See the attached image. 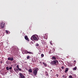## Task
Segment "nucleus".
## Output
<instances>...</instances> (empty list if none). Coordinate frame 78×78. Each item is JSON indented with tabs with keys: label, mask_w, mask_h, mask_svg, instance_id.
<instances>
[{
	"label": "nucleus",
	"mask_w": 78,
	"mask_h": 78,
	"mask_svg": "<svg viewBox=\"0 0 78 78\" xmlns=\"http://www.w3.org/2000/svg\"><path fill=\"white\" fill-rule=\"evenodd\" d=\"M50 64L52 65L57 66L59 64V62L57 60H53L51 62Z\"/></svg>",
	"instance_id": "f257e3e1"
},
{
	"label": "nucleus",
	"mask_w": 78,
	"mask_h": 78,
	"mask_svg": "<svg viewBox=\"0 0 78 78\" xmlns=\"http://www.w3.org/2000/svg\"><path fill=\"white\" fill-rule=\"evenodd\" d=\"M31 40H34V41H38L39 40V38H38V37L37 36V35H34L31 37Z\"/></svg>",
	"instance_id": "f03ea898"
},
{
	"label": "nucleus",
	"mask_w": 78,
	"mask_h": 78,
	"mask_svg": "<svg viewBox=\"0 0 78 78\" xmlns=\"http://www.w3.org/2000/svg\"><path fill=\"white\" fill-rule=\"evenodd\" d=\"M38 69H34L33 71V74L34 76H36L37 74Z\"/></svg>",
	"instance_id": "7ed1b4c3"
},
{
	"label": "nucleus",
	"mask_w": 78,
	"mask_h": 78,
	"mask_svg": "<svg viewBox=\"0 0 78 78\" xmlns=\"http://www.w3.org/2000/svg\"><path fill=\"white\" fill-rule=\"evenodd\" d=\"M5 23L3 21H2L0 23V27L2 29H3L5 26Z\"/></svg>",
	"instance_id": "20e7f679"
},
{
	"label": "nucleus",
	"mask_w": 78,
	"mask_h": 78,
	"mask_svg": "<svg viewBox=\"0 0 78 78\" xmlns=\"http://www.w3.org/2000/svg\"><path fill=\"white\" fill-rule=\"evenodd\" d=\"M20 78H25V76L23 75V73H20Z\"/></svg>",
	"instance_id": "39448f33"
},
{
	"label": "nucleus",
	"mask_w": 78,
	"mask_h": 78,
	"mask_svg": "<svg viewBox=\"0 0 78 78\" xmlns=\"http://www.w3.org/2000/svg\"><path fill=\"white\" fill-rule=\"evenodd\" d=\"M25 52L26 54H33V53H32V52H29V51H28L27 50H26V51H25Z\"/></svg>",
	"instance_id": "423d86ee"
},
{
	"label": "nucleus",
	"mask_w": 78,
	"mask_h": 78,
	"mask_svg": "<svg viewBox=\"0 0 78 78\" xmlns=\"http://www.w3.org/2000/svg\"><path fill=\"white\" fill-rule=\"evenodd\" d=\"M8 59L9 60H10V61H13L14 58H13V57H12V58H8Z\"/></svg>",
	"instance_id": "0eeeda50"
},
{
	"label": "nucleus",
	"mask_w": 78,
	"mask_h": 78,
	"mask_svg": "<svg viewBox=\"0 0 78 78\" xmlns=\"http://www.w3.org/2000/svg\"><path fill=\"white\" fill-rule=\"evenodd\" d=\"M25 39H26V40H27V41H29V39L28 37H27V35H26L25 36Z\"/></svg>",
	"instance_id": "6e6552de"
},
{
	"label": "nucleus",
	"mask_w": 78,
	"mask_h": 78,
	"mask_svg": "<svg viewBox=\"0 0 78 78\" xmlns=\"http://www.w3.org/2000/svg\"><path fill=\"white\" fill-rule=\"evenodd\" d=\"M56 58L55 56H53L52 57V59L53 60H56Z\"/></svg>",
	"instance_id": "1a4fd4ad"
},
{
	"label": "nucleus",
	"mask_w": 78,
	"mask_h": 78,
	"mask_svg": "<svg viewBox=\"0 0 78 78\" xmlns=\"http://www.w3.org/2000/svg\"><path fill=\"white\" fill-rule=\"evenodd\" d=\"M43 64H44V66H45V67H47V64H46L45 62H43Z\"/></svg>",
	"instance_id": "9d476101"
},
{
	"label": "nucleus",
	"mask_w": 78,
	"mask_h": 78,
	"mask_svg": "<svg viewBox=\"0 0 78 78\" xmlns=\"http://www.w3.org/2000/svg\"><path fill=\"white\" fill-rule=\"evenodd\" d=\"M45 74L46 75V76H49V75H48V73L46 71L45 72Z\"/></svg>",
	"instance_id": "9b49d317"
},
{
	"label": "nucleus",
	"mask_w": 78,
	"mask_h": 78,
	"mask_svg": "<svg viewBox=\"0 0 78 78\" xmlns=\"http://www.w3.org/2000/svg\"><path fill=\"white\" fill-rule=\"evenodd\" d=\"M28 72H29L30 73H31L32 72V69H29L28 70Z\"/></svg>",
	"instance_id": "f8f14e48"
},
{
	"label": "nucleus",
	"mask_w": 78,
	"mask_h": 78,
	"mask_svg": "<svg viewBox=\"0 0 78 78\" xmlns=\"http://www.w3.org/2000/svg\"><path fill=\"white\" fill-rule=\"evenodd\" d=\"M62 77L63 78H67V76L66 75H62Z\"/></svg>",
	"instance_id": "ddd939ff"
},
{
	"label": "nucleus",
	"mask_w": 78,
	"mask_h": 78,
	"mask_svg": "<svg viewBox=\"0 0 78 78\" xmlns=\"http://www.w3.org/2000/svg\"><path fill=\"white\" fill-rule=\"evenodd\" d=\"M38 50L39 51V52H40V53H41V48L40 47V48H38Z\"/></svg>",
	"instance_id": "4468645a"
},
{
	"label": "nucleus",
	"mask_w": 78,
	"mask_h": 78,
	"mask_svg": "<svg viewBox=\"0 0 78 78\" xmlns=\"http://www.w3.org/2000/svg\"><path fill=\"white\" fill-rule=\"evenodd\" d=\"M16 67L17 69H16V70H18V69L19 70V66L18 65Z\"/></svg>",
	"instance_id": "2eb2a0df"
},
{
	"label": "nucleus",
	"mask_w": 78,
	"mask_h": 78,
	"mask_svg": "<svg viewBox=\"0 0 78 78\" xmlns=\"http://www.w3.org/2000/svg\"><path fill=\"white\" fill-rule=\"evenodd\" d=\"M77 69V67L76 66V67H75L74 68H73V70H76V69Z\"/></svg>",
	"instance_id": "dca6fc26"
},
{
	"label": "nucleus",
	"mask_w": 78,
	"mask_h": 78,
	"mask_svg": "<svg viewBox=\"0 0 78 78\" xmlns=\"http://www.w3.org/2000/svg\"><path fill=\"white\" fill-rule=\"evenodd\" d=\"M36 47H38V46H39V43H36Z\"/></svg>",
	"instance_id": "f3484780"
},
{
	"label": "nucleus",
	"mask_w": 78,
	"mask_h": 78,
	"mask_svg": "<svg viewBox=\"0 0 78 78\" xmlns=\"http://www.w3.org/2000/svg\"><path fill=\"white\" fill-rule=\"evenodd\" d=\"M68 69H66V70H65V73H66V72H67L68 71Z\"/></svg>",
	"instance_id": "a211bd4d"
},
{
	"label": "nucleus",
	"mask_w": 78,
	"mask_h": 78,
	"mask_svg": "<svg viewBox=\"0 0 78 78\" xmlns=\"http://www.w3.org/2000/svg\"><path fill=\"white\" fill-rule=\"evenodd\" d=\"M69 78H73V77L72 75H69Z\"/></svg>",
	"instance_id": "6ab92c4d"
},
{
	"label": "nucleus",
	"mask_w": 78,
	"mask_h": 78,
	"mask_svg": "<svg viewBox=\"0 0 78 78\" xmlns=\"http://www.w3.org/2000/svg\"><path fill=\"white\" fill-rule=\"evenodd\" d=\"M6 69L7 70H9V67H6Z\"/></svg>",
	"instance_id": "aec40b11"
},
{
	"label": "nucleus",
	"mask_w": 78,
	"mask_h": 78,
	"mask_svg": "<svg viewBox=\"0 0 78 78\" xmlns=\"http://www.w3.org/2000/svg\"><path fill=\"white\" fill-rule=\"evenodd\" d=\"M30 58V56H28L27 57V59H29Z\"/></svg>",
	"instance_id": "412c9836"
},
{
	"label": "nucleus",
	"mask_w": 78,
	"mask_h": 78,
	"mask_svg": "<svg viewBox=\"0 0 78 78\" xmlns=\"http://www.w3.org/2000/svg\"><path fill=\"white\" fill-rule=\"evenodd\" d=\"M41 57H44V54H41Z\"/></svg>",
	"instance_id": "4be33fe9"
},
{
	"label": "nucleus",
	"mask_w": 78,
	"mask_h": 78,
	"mask_svg": "<svg viewBox=\"0 0 78 78\" xmlns=\"http://www.w3.org/2000/svg\"><path fill=\"white\" fill-rule=\"evenodd\" d=\"M52 50L53 51H55V48H53V49H52Z\"/></svg>",
	"instance_id": "5701e85b"
},
{
	"label": "nucleus",
	"mask_w": 78,
	"mask_h": 78,
	"mask_svg": "<svg viewBox=\"0 0 78 78\" xmlns=\"http://www.w3.org/2000/svg\"><path fill=\"white\" fill-rule=\"evenodd\" d=\"M21 70H22L21 69H20V68H19V70L20 71H21Z\"/></svg>",
	"instance_id": "b1692460"
},
{
	"label": "nucleus",
	"mask_w": 78,
	"mask_h": 78,
	"mask_svg": "<svg viewBox=\"0 0 78 78\" xmlns=\"http://www.w3.org/2000/svg\"><path fill=\"white\" fill-rule=\"evenodd\" d=\"M6 33H9V32L8 30H6Z\"/></svg>",
	"instance_id": "393cba45"
},
{
	"label": "nucleus",
	"mask_w": 78,
	"mask_h": 78,
	"mask_svg": "<svg viewBox=\"0 0 78 78\" xmlns=\"http://www.w3.org/2000/svg\"><path fill=\"white\" fill-rule=\"evenodd\" d=\"M12 69V67L9 68V69L10 70H11Z\"/></svg>",
	"instance_id": "a878e982"
},
{
	"label": "nucleus",
	"mask_w": 78,
	"mask_h": 78,
	"mask_svg": "<svg viewBox=\"0 0 78 78\" xmlns=\"http://www.w3.org/2000/svg\"><path fill=\"white\" fill-rule=\"evenodd\" d=\"M62 69H64V67H62Z\"/></svg>",
	"instance_id": "bb28decb"
},
{
	"label": "nucleus",
	"mask_w": 78,
	"mask_h": 78,
	"mask_svg": "<svg viewBox=\"0 0 78 78\" xmlns=\"http://www.w3.org/2000/svg\"><path fill=\"white\" fill-rule=\"evenodd\" d=\"M74 62H75V64L76 63V61H74Z\"/></svg>",
	"instance_id": "cd10ccee"
},
{
	"label": "nucleus",
	"mask_w": 78,
	"mask_h": 78,
	"mask_svg": "<svg viewBox=\"0 0 78 78\" xmlns=\"http://www.w3.org/2000/svg\"><path fill=\"white\" fill-rule=\"evenodd\" d=\"M50 44H51V45H52V43H51Z\"/></svg>",
	"instance_id": "c85d7f7f"
},
{
	"label": "nucleus",
	"mask_w": 78,
	"mask_h": 78,
	"mask_svg": "<svg viewBox=\"0 0 78 78\" xmlns=\"http://www.w3.org/2000/svg\"><path fill=\"white\" fill-rule=\"evenodd\" d=\"M51 71H52V70H51Z\"/></svg>",
	"instance_id": "c756f323"
}]
</instances>
